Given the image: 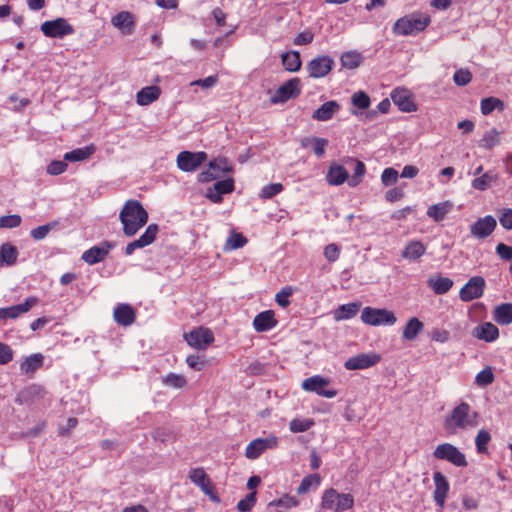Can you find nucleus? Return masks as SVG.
Segmentation results:
<instances>
[{
  "label": "nucleus",
  "instance_id": "nucleus-1",
  "mask_svg": "<svg viewBox=\"0 0 512 512\" xmlns=\"http://www.w3.org/2000/svg\"><path fill=\"white\" fill-rule=\"evenodd\" d=\"M479 413L472 410L466 402L457 404L443 421V428L447 435H456L459 431H465L477 427Z\"/></svg>",
  "mask_w": 512,
  "mask_h": 512
},
{
  "label": "nucleus",
  "instance_id": "nucleus-2",
  "mask_svg": "<svg viewBox=\"0 0 512 512\" xmlns=\"http://www.w3.org/2000/svg\"><path fill=\"white\" fill-rule=\"evenodd\" d=\"M119 219L123 225V233L132 237L146 225L148 213L138 200H128L120 211Z\"/></svg>",
  "mask_w": 512,
  "mask_h": 512
},
{
  "label": "nucleus",
  "instance_id": "nucleus-3",
  "mask_svg": "<svg viewBox=\"0 0 512 512\" xmlns=\"http://www.w3.org/2000/svg\"><path fill=\"white\" fill-rule=\"evenodd\" d=\"M430 17L420 13H412L399 18L392 27L396 36L416 35L430 24Z\"/></svg>",
  "mask_w": 512,
  "mask_h": 512
},
{
  "label": "nucleus",
  "instance_id": "nucleus-4",
  "mask_svg": "<svg viewBox=\"0 0 512 512\" xmlns=\"http://www.w3.org/2000/svg\"><path fill=\"white\" fill-rule=\"evenodd\" d=\"M354 505V498L351 494L339 493L334 488L326 489L321 498V507L324 510L342 512L349 510Z\"/></svg>",
  "mask_w": 512,
  "mask_h": 512
},
{
  "label": "nucleus",
  "instance_id": "nucleus-5",
  "mask_svg": "<svg viewBox=\"0 0 512 512\" xmlns=\"http://www.w3.org/2000/svg\"><path fill=\"white\" fill-rule=\"evenodd\" d=\"M361 321L370 326L387 325L392 326L396 323L395 314L385 308L364 307L361 312Z\"/></svg>",
  "mask_w": 512,
  "mask_h": 512
},
{
  "label": "nucleus",
  "instance_id": "nucleus-6",
  "mask_svg": "<svg viewBox=\"0 0 512 512\" xmlns=\"http://www.w3.org/2000/svg\"><path fill=\"white\" fill-rule=\"evenodd\" d=\"M433 457L437 460H445L456 467H466L468 465L465 454L451 443H442L436 446Z\"/></svg>",
  "mask_w": 512,
  "mask_h": 512
},
{
  "label": "nucleus",
  "instance_id": "nucleus-7",
  "mask_svg": "<svg viewBox=\"0 0 512 512\" xmlns=\"http://www.w3.org/2000/svg\"><path fill=\"white\" fill-rule=\"evenodd\" d=\"M330 380L321 375H313L304 379L301 383V388L306 392L315 393L318 396L325 398H334L337 391L329 388Z\"/></svg>",
  "mask_w": 512,
  "mask_h": 512
},
{
  "label": "nucleus",
  "instance_id": "nucleus-8",
  "mask_svg": "<svg viewBox=\"0 0 512 512\" xmlns=\"http://www.w3.org/2000/svg\"><path fill=\"white\" fill-rule=\"evenodd\" d=\"M279 445V440L275 435H269L266 438H256L252 440L245 449V456L250 460L259 458L266 450L275 449Z\"/></svg>",
  "mask_w": 512,
  "mask_h": 512
},
{
  "label": "nucleus",
  "instance_id": "nucleus-9",
  "mask_svg": "<svg viewBox=\"0 0 512 512\" xmlns=\"http://www.w3.org/2000/svg\"><path fill=\"white\" fill-rule=\"evenodd\" d=\"M42 33L49 38H63L75 32L74 27L64 18L48 20L41 24Z\"/></svg>",
  "mask_w": 512,
  "mask_h": 512
},
{
  "label": "nucleus",
  "instance_id": "nucleus-10",
  "mask_svg": "<svg viewBox=\"0 0 512 512\" xmlns=\"http://www.w3.org/2000/svg\"><path fill=\"white\" fill-rule=\"evenodd\" d=\"M301 93V82L299 78H292L281 85L270 101L273 104L285 103L290 99L298 97Z\"/></svg>",
  "mask_w": 512,
  "mask_h": 512
},
{
  "label": "nucleus",
  "instance_id": "nucleus-11",
  "mask_svg": "<svg viewBox=\"0 0 512 512\" xmlns=\"http://www.w3.org/2000/svg\"><path fill=\"white\" fill-rule=\"evenodd\" d=\"M486 282L482 276H473L460 289L459 298L463 302H470L483 296Z\"/></svg>",
  "mask_w": 512,
  "mask_h": 512
},
{
  "label": "nucleus",
  "instance_id": "nucleus-12",
  "mask_svg": "<svg viewBox=\"0 0 512 512\" xmlns=\"http://www.w3.org/2000/svg\"><path fill=\"white\" fill-rule=\"evenodd\" d=\"M206 159L207 154L203 151H182L177 156V166L184 172H193L197 170L206 161Z\"/></svg>",
  "mask_w": 512,
  "mask_h": 512
},
{
  "label": "nucleus",
  "instance_id": "nucleus-13",
  "mask_svg": "<svg viewBox=\"0 0 512 512\" xmlns=\"http://www.w3.org/2000/svg\"><path fill=\"white\" fill-rule=\"evenodd\" d=\"M184 337L189 346L199 350L206 349L214 341L213 332L204 327L193 329Z\"/></svg>",
  "mask_w": 512,
  "mask_h": 512
},
{
  "label": "nucleus",
  "instance_id": "nucleus-14",
  "mask_svg": "<svg viewBox=\"0 0 512 512\" xmlns=\"http://www.w3.org/2000/svg\"><path fill=\"white\" fill-rule=\"evenodd\" d=\"M381 359V355L376 352L360 353L347 359L344 367L347 370L368 369L378 364Z\"/></svg>",
  "mask_w": 512,
  "mask_h": 512
},
{
  "label": "nucleus",
  "instance_id": "nucleus-15",
  "mask_svg": "<svg viewBox=\"0 0 512 512\" xmlns=\"http://www.w3.org/2000/svg\"><path fill=\"white\" fill-rule=\"evenodd\" d=\"M334 60L328 55L317 56L313 58L306 66L308 75L311 78H322L333 69Z\"/></svg>",
  "mask_w": 512,
  "mask_h": 512
},
{
  "label": "nucleus",
  "instance_id": "nucleus-16",
  "mask_svg": "<svg viewBox=\"0 0 512 512\" xmlns=\"http://www.w3.org/2000/svg\"><path fill=\"white\" fill-rule=\"evenodd\" d=\"M115 247L110 241H102L99 245H95L83 252L81 259L88 265H95L102 262Z\"/></svg>",
  "mask_w": 512,
  "mask_h": 512
},
{
  "label": "nucleus",
  "instance_id": "nucleus-17",
  "mask_svg": "<svg viewBox=\"0 0 512 512\" xmlns=\"http://www.w3.org/2000/svg\"><path fill=\"white\" fill-rule=\"evenodd\" d=\"M433 481L435 485V489L433 491V499L439 510H442L450 490V484L446 476L443 475L440 471L433 473Z\"/></svg>",
  "mask_w": 512,
  "mask_h": 512
},
{
  "label": "nucleus",
  "instance_id": "nucleus-18",
  "mask_svg": "<svg viewBox=\"0 0 512 512\" xmlns=\"http://www.w3.org/2000/svg\"><path fill=\"white\" fill-rule=\"evenodd\" d=\"M158 230L157 224L153 223L148 225L144 233L138 239L127 244L125 254L132 255L136 249L144 248L152 244L156 239Z\"/></svg>",
  "mask_w": 512,
  "mask_h": 512
},
{
  "label": "nucleus",
  "instance_id": "nucleus-19",
  "mask_svg": "<svg viewBox=\"0 0 512 512\" xmlns=\"http://www.w3.org/2000/svg\"><path fill=\"white\" fill-rule=\"evenodd\" d=\"M497 226L496 219L487 215L479 218L470 226L471 235L477 239H484L490 236Z\"/></svg>",
  "mask_w": 512,
  "mask_h": 512
},
{
  "label": "nucleus",
  "instance_id": "nucleus-20",
  "mask_svg": "<svg viewBox=\"0 0 512 512\" xmlns=\"http://www.w3.org/2000/svg\"><path fill=\"white\" fill-rule=\"evenodd\" d=\"M37 302L36 297L30 296L21 304L0 308V320L17 319L20 315L27 313Z\"/></svg>",
  "mask_w": 512,
  "mask_h": 512
},
{
  "label": "nucleus",
  "instance_id": "nucleus-21",
  "mask_svg": "<svg viewBox=\"0 0 512 512\" xmlns=\"http://www.w3.org/2000/svg\"><path fill=\"white\" fill-rule=\"evenodd\" d=\"M233 178H226L214 183V185L208 188L206 196L213 203H220L223 200V195L231 193L234 190Z\"/></svg>",
  "mask_w": 512,
  "mask_h": 512
},
{
  "label": "nucleus",
  "instance_id": "nucleus-22",
  "mask_svg": "<svg viewBox=\"0 0 512 512\" xmlns=\"http://www.w3.org/2000/svg\"><path fill=\"white\" fill-rule=\"evenodd\" d=\"M189 478L192 483L200 487L205 494L209 495L213 501H220L219 498L213 494L210 479L203 468L191 469Z\"/></svg>",
  "mask_w": 512,
  "mask_h": 512
},
{
  "label": "nucleus",
  "instance_id": "nucleus-23",
  "mask_svg": "<svg viewBox=\"0 0 512 512\" xmlns=\"http://www.w3.org/2000/svg\"><path fill=\"white\" fill-rule=\"evenodd\" d=\"M393 103L403 112H412L416 110V105L408 89L396 88L391 92Z\"/></svg>",
  "mask_w": 512,
  "mask_h": 512
},
{
  "label": "nucleus",
  "instance_id": "nucleus-24",
  "mask_svg": "<svg viewBox=\"0 0 512 512\" xmlns=\"http://www.w3.org/2000/svg\"><path fill=\"white\" fill-rule=\"evenodd\" d=\"M113 317L117 324L127 327L135 322L136 312L131 305L121 303L114 308Z\"/></svg>",
  "mask_w": 512,
  "mask_h": 512
},
{
  "label": "nucleus",
  "instance_id": "nucleus-25",
  "mask_svg": "<svg viewBox=\"0 0 512 512\" xmlns=\"http://www.w3.org/2000/svg\"><path fill=\"white\" fill-rule=\"evenodd\" d=\"M473 336L485 342H494L499 337V329L491 322H484L474 328Z\"/></svg>",
  "mask_w": 512,
  "mask_h": 512
},
{
  "label": "nucleus",
  "instance_id": "nucleus-26",
  "mask_svg": "<svg viewBox=\"0 0 512 512\" xmlns=\"http://www.w3.org/2000/svg\"><path fill=\"white\" fill-rule=\"evenodd\" d=\"M277 323L274 312L272 310H266L255 316L253 327L257 332H266L275 328Z\"/></svg>",
  "mask_w": 512,
  "mask_h": 512
},
{
  "label": "nucleus",
  "instance_id": "nucleus-27",
  "mask_svg": "<svg viewBox=\"0 0 512 512\" xmlns=\"http://www.w3.org/2000/svg\"><path fill=\"white\" fill-rule=\"evenodd\" d=\"M453 280L441 274L430 276L427 280L428 287L436 294H446L453 287Z\"/></svg>",
  "mask_w": 512,
  "mask_h": 512
},
{
  "label": "nucleus",
  "instance_id": "nucleus-28",
  "mask_svg": "<svg viewBox=\"0 0 512 512\" xmlns=\"http://www.w3.org/2000/svg\"><path fill=\"white\" fill-rule=\"evenodd\" d=\"M426 246L419 240L409 241L402 250V257L408 261H418L425 253Z\"/></svg>",
  "mask_w": 512,
  "mask_h": 512
},
{
  "label": "nucleus",
  "instance_id": "nucleus-29",
  "mask_svg": "<svg viewBox=\"0 0 512 512\" xmlns=\"http://www.w3.org/2000/svg\"><path fill=\"white\" fill-rule=\"evenodd\" d=\"M361 308L360 302H351L340 305L333 311V318L336 321L349 320L357 315Z\"/></svg>",
  "mask_w": 512,
  "mask_h": 512
},
{
  "label": "nucleus",
  "instance_id": "nucleus-30",
  "mask_svg": "<svg viewBox=\"0 0 512 512\" xmlns=\"http://www.w3.org/2000/svg\"><path fill=\"white\" fill-rule=\"evenodd\" d=\"M44 356L41 353H35L26 357L20 364V370L23 374L32 375L43 366Z\"/></svg>",
  "mask_w": 512,
  "mask_h": 512
},
{
  "label": "nucleus",
  "instance_id": "nucleus-31",
  "mask_svg": "<svg viewBox=\"0 0 512 512\" xmlns=\"http://www.w3.org/2000/svg\"><path fill=\"white\" fill-rule=\"evenodd\" d=\"M96 151L94 144L76 148L64 154V160L69 162H80L90 158Z\"/></svg>",
  "mask_w": 512,
  "mask_h": 512
},
{
  "label": "nucleus",
  "instance_id": "nucleus-32",
  "mask_svg": "<svg viewBox=\"0 0 512 512\" xmlns=\"http://www.w3.org/2000/svg\"><path fill=\"white\" fill-rule=\"evenodd\" d=\"M111 23L123 33H131L134 26L133 16L128 11H121L113 16Z\"/></svg>",
  "mask_w": 512,
  "mask_h": 512
},
{
  "label": "nucleus",
  "instance_id": "nucleus-33",
  "mask_svg": "<svg viewBox=\"0 0 512 512\" xmlns=\"http://www.w3.org/2000/svg\"><path fill=\"white\" fill-rule=\"evenodd\" d=\"M453 204L450 201H443L431 205L427 209V216L435 222H440L445 219L446 215L452 210Z\"/></svg>",
  "mask_w": 512,
  "mask_h": 512
},
{
  "label": "nucleus",
  "instance_id": "nucleus-34",
  "mask_svg": "<svg viewBox=\"0 0 512 512\" xmlns=\"http://www.w3.org/2000/svg\"><path fill=\"white\" fill-rule=\"evenodd\" d=\"M493 320L499 325H509L512 323V304L502 303L493 310Z\"/></svg>",
  "mask_w": 512,
  "mask_h": 512
},
{
  "label": "nucleus",
  "instance_id": "nucleus-35",
  "mask_svg": "<svg viewBox=\"0 0 512 512\" xmlns=\"http://www.w3.org/2000/svg\"><path fill=\"white\" fill-rule=\"evenodd\" d=\"M348 179L347 170L338 164H332L326 175V180L330 185L338 186Z\"/></svg>",
  "mask_w": 512,
  "mask_h": 512
},
{
  "label": "nucleus",
  "instance_id": "nucleus-36",
  "mask_svg": "<svg viewBox=\"0 0 512 512\" xmlns=\"http://www.w3.org/2000/svg\"><path fill=\"white\" fill-rule=\"evenodd\" d=\"M161 94L158 86H147L142 88L136 95L137 103L141 106H146L156 101Z\"/></svg>",
  "mask_w": 512,
  "mask_h": 512
},
{
  "label": "nucleus",
  "instance_id": "nucleus-37",
  "mask_svg": "<svg viewBox=\"0 0 512 512\" xmlns=\"http://www.w3.org/2000/svg\"><path fill=\"white\" fill-rule=\"evenodd\" d=\"M424 324L417 317L410 318L402 331L403 339L413 341L423 331Z\"/></svg>",
  "mask_w": 512,
  "mask_h": 512
},
{
  "label": "nucleus",
  "instance_id": "nucleus-38",
  "mask_svg": "<svg viewBox=\"0 0 512 512\" xmlns=\"http://www.w3.org/2000/svg\"><path fill=\"white\" fill-rule=\"evenodd\" d=\"M17 257L18 250L14 245L4 243L0 246V267L14 265Z\"/></svg>",
  "mask_w": 512,
  "mask_h": 512
},
{
  "label": "nucleus",
  "instance_id": "nucleus-39",
  "mask_svg": "<svg viewBox=\"0 0 512 512\" xmlns=\"http://www.w3.org/2000/svg\"><path fill=\"white\" fill-rule=\"evenodd\" d=\"M339 107L336 101H327L314 111L312 117L317 120L327 121L333 117L334 113L339 110Z\"/></svg>",
  "mask_w": 512,
  "mask_h": 512
},
{
  "label": "nucleus",
  "instance_id": "nucleus-40",
  "mask_svg": "<svg viewBox=\"0 0 512 512\" xmlns=\"http://www.w3.org/2000/svg\"><path fill=\"white\" fill-rule=\"evenodd\" d=\"M498 179L497 174L493 171H488L486 173L481 174L480 176L474 178L471 182V186L478 191H485L492 183L496 182Z\"/></svg>",
  "mask_w": 512,
  "mask_h": 512
},
{
  "label": "nucleus",
  "instance_id": "nucleus-41",
  "mask_svg": "<svg viewBox=\"0 0 512 512\" xmlns=\"http://www.w3.org/2000/svg\"><path fill=\"white\" fill-rule=\"evenodd\" d=\"M321 484V476L317 473L305 476L300 485L297 487V494L303 495L308 493L311 489L316 490Z\"/></svg>",
  "mask_w": 512,
  "mask_h": 512
},
{
  "label": "nucleus",
  "instance_id": "nucleus-42",
  "mask_svg": "<svg viewBox=\"0 0 512 512\" xmlns=\"http://www.w3.org/2000/svg\"><path fill=\"white\" fill-rule=\"evenodd\" d=\"M363 56L360 52L357 51H348L341 55V65L346 69H356L363 62Z\"/></svg>",
  "mask_w": 512,
  "mask_h": 512
},
{
  "label": "nucleus",
  "instance_id": "nucleus-43",
  "mask_svg": "<svg viewBox=\"0 0 512 512\" xmlns=\"http://www.w3.org/2000/svg\"><path fill=\"white\" fill-rule=\"evenodd\" d=\"M302 145L305 148H312L315 155L320 158L325 153V148L328 145V140L318 137L304 138L302 140Z\"/></svg>",
  "mask_w": 512,
  "mask_h": 512
},
{
  "label": "nucleus",
  "instance_id": "nucleus-44",
  "mask_svg": "<svg viewBox=\"0 0 512 512\" xmlns=\"http://www.w3.org/2000/svg\"><path fill=\"white\" fill-rule=\"evenodd\" d=\"M282 64L289 72H296L301 67L300 54L297 51L285 52L282 54Z\"/></svg>",
  "mask_w": 512,
  "mask_h": 512
},
{
  "label": "nucleus",
  "instance_id": "nucleus-45",
  "mask_svg": "<svg viewBox=\"0 0 512 512\" xmlns=\"http://www.w3.org/2000/svg\"><path fill=\"white\" fill-rule=\"evenodd\" d=\"M481 112L484 115L492 113L494 110L503 111L505 104L496 97H487L481 100Z\"/></svg>",
  "mask_w": 512,
  "mask_h": 512
},
{
  "label": "nucleus",
  "instance_id": "nucleus-46",
  "mask_svg": "<svg viewBox=\"0 0 512 512\" xmlns=\"http://www.w3.org/2000/svg\"><path fill=\"white\" fill-rule=\"evenodd\" d=\"M315 422L311 418H294L290 421L289 429L293 433L306 432L314 426Z\"/></svg>",
  "mask_w": 512,
  "mask_h": 512
},
{
  "label": "nucleus",
  "instance_id": "nucleus-47",
  "mask_svg": "<svg viewBox=\"0 0 512 512\" xmlns=\"http://www.w3.org/2000/svg\"><path fill=\"white\" fill-rule=\"evenodd\" d=\"M491 441V434L485 430L481 429L478 431L476 437H475V446L476 451L479 454L487 453V445Z\"/></svg>",
  "mask_w": 512,
  "mask_h": 512
},
{
  "label": "nucleus",
  "instance_id": "nucleus-48",
  "mask_svg": "<svg viewBox=\"0 0 512 512\" xmlns=\"http://www.w3.org/2000/svg\"><path fill=\"white\" fill-rule=\"evenodd\" d=\"M284 190V186L281 183H271L265 185L260 191V198L268 200L281 193Z\"/></svg>",
  "mask_w": 512,
  "mask_h": 512
},
{
  "label": "nucleus",
  "instance_id": "nucleus-49",
  "mask_svg": "<svg viewBox=\"0 0 512 512\" xmlns=\"http://www.w3.org/2000/svg\"><path fill=\"white\" fill-rule=\"evenodd\" d=\"M210 169L213 171L230 173L233 170L231 162L224 157L215 158L209 163Z\"/></svg>",
  "mask_w": 512,
  "mask_h": 512
},
{
  "label": "nucleus",
  "instance_id": "nucleus-50",
  "mask_svg": "<svg viewBox=\"0 0 512 512\" xmlns=\"http://www.w3.org/2000/svg\"><path fill=\"white\" fill-rule=\"evenodd\" d=\"M351 102L354 107L365 110L370 106V97L364 91H357L351 96Z\"/></svg>",
  "mask_w": 512,
  "mask_h": 512
},
{
  "label": "nucleus",
  "instance_id": "nucleus-51",
  "mask_svg": "<svg viewBox=\"0 0 512 512\" xmlns=\"http://www.w3.org/2000/svg\"><path fill=\"white\" fill-rule=\"evenodd\" d=\"M300 504L299 499H297L295 496L285 494L281 498L274 500L271 502V505H275L277 507H282L285 509H291L298 507Z\"/></svg>",
  "mask_w": 512,
  "mask_h": 512
},
{
  "label": "nucleus",
  "instance_id": "nucleus-52",
  "mask_svg": "<svg viewBox=\"0 0 512 512\" xmlns=\"http://www.w3.org/2000/svg\"><path fill=\"white\" fill-rule=\"evenodd\" d=\"M247 238L241 233L233 232L226 241V248L230 250L239 249L246 245Z\"/></svg>",
  "mask_w": 512,
  "mask_h": 512
},
{
  "label": "nucleus",
  "instance_id": "nucleus-53",
  "mask_svg": "<svg viewBox=\"0 0 512 512\" xmlns=\"http://www.w3.org/2000/svg\"><path fill=\"white\" fill-rule=\"evenodd\" d=\"M494 381V374L491 367H486L481 370L475 377V383L478 386L484 387L491 384Z\"/></svg>",
  "mask_w": 512,
  "mask_h": 512
},
{
  "label": "nucleus",
  "instance_id": "nucleus-54",
  "mask_svg": "<svg viewBox=\"0 0 512 512\" xmlns=\"http://www.w3.org/2000/svg\"><path fill=\"white\" fill-rule=\"evenodd\" d=\"M294 290L291 286L282 288L275 296L276 303L282 308H286L290 305L289 298L292 296Z\"/></svg>",
  "mask_w": 512,
  "mask_h": 512
},
{
  "label": "nucleus",
  "instance_id": "nucleus-55",
  "mask_svg": "<svg viewBox=\"0 0 512 512\" xmlns=\"http://www.w3.org/2000/svg\"><path fill=\"white\" fill-rule=\"evenodd\" d=\"M163 383L174 388H182L186 385V379L182 375L169 373L163 378Z\"/></svg>",
  "mask_w": 512,
  "mask_h": 512
},
{
  "label": "nucleus",
  "instance_id": "nucleus-56",
  "mask_svg": "<svg viewBox=\"0 0 512 512\" xmlns=\"http://www.w3.org/2000/svg\"><path fill=\"white\" fill-rule=\"evenodd\" d=\"M256 504V491H252L246 495L244 499H241L237 508L241 512H249Z\"/></svg>",
  "mask_w": 512,
  "mask_h": 512
},
{
  "label": "nucleus",
  "instance_id": "nucleus-57",
  "mask_svg": "<svg viewBox=\"0 0 512 512\" xmlns=\"http://www.w3.org/2000/svg\"><path fill=\"white\" fill-rule=\"evenodd\" d=\"M499 143V133L497 130H490L485 133L480 141V145L484 148L490 149Z\"/></svg>",
  "mask_w": 512,
  "mask_h": 512
},
{
  "label": "nucleus",
  "instance_id": "nucleus-58",
  "mask_svg": "<svg viewBox=\"0 0 512 512\" xmlns=\"http://www.w3.org/2000/svg\"><path fill=\"white\" fill-rule=\"evenodd\" d=\"M22 218L18 214L5 215L0 217V228H16L20 226Z\"/></svg>",
  "mask_w": 512,
  "mask_h": 512
},
{
  "label": "nucleus",
  "instance_id": "nucleus-59",
  "mask_svg": "<svg viewBox=\"0 0 512 512\" xmlns=\"http://www.w3.org/2000/svg\"><path fill=\"white\" fill-rule=\"evenodd\" d=\"M453 80L458 86H465L472 80V74L468 69H458L454 75Z\"/></svg>",
  "mask_w": 512,
  "mask_h": 512
},
{
  "label": "nucleus",
  "instance_id": "nucleus-60",
  "mask_svg": "<svg viewBox=\"0 0 512 512\" xmlns=\"http://www.w3.org/2000/svg\"><path fill=\"white\" fill-rule=\"evenodd\" d=\"M66 169L67 163L65 160H53L48 164L46 171L49 175L56 176L64 173Z\"/></svg>",
  "mask_w": 512,
  "mask_h": 512
},
{
  "label": "nucleus",
  "instance_id": "nucleus-61",
  "mask_svg": "<svg viewBox=\"0 0 512 512\" xmlns=\"http://www.w3.org/2000/svg\"><path fill=\"white\" fill-rule=\"evenodd\" d=\"M429 335L432 341L438 343H446L450 339L449 331L443 328H433Z\"/></svg>",
  "mask_w": 512,
  "mask_h": 512
},
{
  "label": "nucleus",
  "instance_id": "nucleus-62",
  "mask_svg": "<svg viewBox=\"0 0 512 512\" xmlns=\"http://www.w3.org/2000/svg\"><path fill=\"white\" fill-rule=\"evenodd\" d=\"M398 172L394 168H386L382 172L381 181L385 186H391L397 182Z\"/></svg>",
  "mask_w": 512,
  "mask_h": 512
},
{
  "label": "nucleus",
  "instance_id": "nucleus-63",
  "mask_svg": "<svg viewBox=\"0 0 512 512\" xmlns=\"http://www.w3.org/2000/svg\"><path fill=\"white\" fill-rule=\"evenodd\" d=\"M324 256L329 262L337 261L340 256V247L335 243L328 244L324 248Z\"/></svg>",
  "mask_w": 512,
  "mask_h": 512
},
{
  "label": "nucleus",
  "instance_id": "nucleus-64",
  "mask_svg": "<svg viewBox=\"0 0 512 512\" xmlns=\"http://www.w3.org/2000/svg\"><path fill=\"white\" fill-rule=\"evenodd\" d=\"M499 222L504 229L512 230V209L504 208L499 215Z\"/></svg>",
  "mask_w": 512,
  "mask_h": 512
}]
</instances>
